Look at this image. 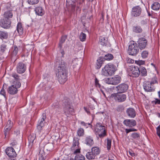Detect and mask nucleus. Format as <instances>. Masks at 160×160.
I'll list each match as a JSON object with an SVG mask.
<instances>
[{
  "label": "nucleus",
  "instance_id": "9b49d317",
  "mask_svg": "<svg viewBox=\"0 0 160 160\" xmlns=\"http://www.w3.org/2000/svg\"><path fill=\"white\" fill-rule=\"evenodd\" d=\"M1 26L4 28L8 29L11 26V21L10 19L3 18L0 21Z\"/></svg>",
  "mask_w": 160,
  "mask_h": 160
},
{
  "label": "nucleus",
  "instance_id": "a18cd8bd",
  "mask_svg": "<svg viewBox=\"0 0 160 160\" xmlns=\"http://www.w3.org/2000/svg\"><path fill=\"white\" fill-rule=\"evenodd\" d=\"M131 137L134 139H138V138H139L140 135L139 134L134 132L132 134Z\"/></svg>",
  "mask_w": 160,
  "mask_h": 160
},
{
  "label": "nucleus",
  "instance_id": "7c9ffc66",
  "mask_svg": "<svg viewBox=\"0 0 160 160\" xmlns=\"http://www.w3.org/2000/svg\"><path fill=\"white\" fill-rule=\"evenodd\" d=\"M151 8L154 10H158L160 8V4L158 2H155L152 5Z\"/></svg>",
  "mask_w": 160,
  "mask_h": 160
},
{
  "label": "nucleus",
  "instance_id": "6e6d98bb",
  "mask_svg": "<svg viewBox=\"0 0 160 160\" xmlns=\"http://www.w3.org/2000/svg\"><path fill=\"white\" fill-rule=\"evenodd\" d=\"M80 124L86 128H87L88 127V126L90 125V123H86L83 121H81Z\"/></svg>",
  "mask_w": 160,
  "mask_h": 160
},
{
  "label": "nucleus",
  "instance_id": "052dcab7",
  "mask_svg": "<svg viewBox=\"0 0 160 160\" xmlns=\"http://www.w3.org/2000/svg\"><path fill=\"white\" fill-rule=\"evenodd\" d=\"M123 109V107L122 106H118L117 108V110L118 112H121Z\"/></svg>",
  "mask_w": 160,
  "mask_h": 160
},
{
  "label": "nucleus",
  "instance_id": "bb28decb",
  "mask_svg": "<svg viewBox=\"0 0 160 160\" xmlns=\"http://www.w3.org/2000/svg\"><path fill=\"white\" fill-rule=\"evenodd\" d=\"M36 14L39 16H42L44 13L43 9L41 7H37L35 9Z\"/></svg>",
  "mask_w": 160,
  "mask_h": 160
},
{
  "label": "nucleus",
  "instance_id": "680f3d73",
  "mask_svg": "<svg viewBox=\"0 0 160 160\" xmlns=\"http://www.w3.org/2000/svg\"><path fill=\"white\" fill-rule=\"evenodd\" d=\"M17 142L15 140H13L11 143V145L13 147H14L17 144Z\"/></svg>",
  "mask_w": 160,
  "mask_h": 160
},
{
  "label": "nucleus",
  "instance_id": "f257e3e1",
  "mask_svg": "<svg viewBox=\"0 0 160 160\" xmlns=\"http://www.w3.org/2000/svg\"><path fill=\"white\" fill-rule=\"evenodd\" d=\"M66 63L62 60L58 59L55 62L56 75L60 83L63 84L67 80L68 70Z\"/></svg>",
  "mask_w": 160,
  "mask_h": 160
},
{
  "label": "nucleus",
  "instance_id": "f8f14e48",
  "mask_svg": "<svg viewBox=\"0 0 160 160\" xmlns=\"http://www.w3.org/2000/svg\"><path fill=\"white\" fill-rule=\"evenodd\" d=\"M41 118L39 120L38 122V124L37 126L38 129L41 131L42 130V128L43 127L44 123L45 122V120L46 118V114L43 113L41 116Z\"/></svg>",
  "mask_w": 160,
  "mask_h": 160
},
{
  "label": "nucleus",
  "instance_id": "37998d69",
  "mask_svg": "<svg viewBox=\"0 0 160 160\" xmlns=\"http://www.w3.org/2000/svg\"><path fill=\"white\" fill-rule=\"evenodd\" d=\"M107 148L108 150L110 149L111 148L112 140L111 139L107 138Z\"/></svg>",
  "mask_w": 160,
  "mask_h": 160
},
{
  "label": "nucleus",
  "instance_id": "3c124183",
  "mask_svg": "<svg viewBox=\"0 0 160 160\" xmlns=\"http://www.w3.org/2000/svg\"><path fill=\"white\" fill-rule=\"evenodd\" d=\"M12 126V124L11 123V121L10 120H8L7 122V124L5 127H8L9 129H11Z\"/></svg>",
  "mask_w": 160,
  "mask_h": 160
},
{
  "label": "nucleus",
  "instance_id": "338daca9",
  "mask_svg": "<svg viewBox=\"0 0 160 160\" xmlns=\"http://www.w3.org/2000/svg\"><path fill=\"white\" fill-rule=\"evenodd\" d=\"M84 110L88 114H90V112L89 111V110L88 109H87L85 107H84Z\"/></svg>",
  "mask_w": 160,
  "mask_h": 160
},
{
  "label": "nucleus",
  "instance_id": "58836bf2",
  "mask_svg": "<svg viewBox=\"0 0 160 160\" xmlns=\"http://www.w3.org/2000/svg\"><path fill=\"white\" fill-rule=\"evenodd\" d=\"M78 135L80 137L83 136L84 134V130L82 128H79L77 132Z\"/></svg>",
  "mask_w": 160,
  "mask_h": 160
},
{
  "label": "nucleus",
  "instance_id": "4d7b16f0",
  "mask_svg": "<svg viewBox=\"0 0 160 160\" xmlns=\"http://www.w3.org/2000/svg\"><path fill=\"white\" fill-rule=\"evenodd\" d=\"M157 134L160 138V125H159L156 128Z\"/></svg>",
  "mask_w": 160,
  "mask_h": 160
},
{
  "label": "nucleus",
  "instance_id": "9d476101",
  "mask_svg": "<svg viewBox=\"0 0 160 160\" xmlns=\"http://www.w3.org/2000/svg\"><path fill=\"white\" fill-rule=\"evenodd\" d=\"M142 12V9L139 6L133 7L132 10L131 14L132 16L134 17L139 16Z\"/></svg>",
  "mask_w": 160,
  "mask_h": 160
},
{
  "label": "nucleus",
  "instance_id": "20e7f679",
  "mask_svg": "<svg viewBox=\"0 0 160 160\" xmlns=\"http://www.w3.org/2000/svg\"><path fill=\"white\" fill-rule=\"evenodd\" d=\"M139 50L137 44L133 42L129 46L128 52L130 55L136 56L138 53Z\"/></svg>",
  "mask_w": 160,
  "mask_h": 160
},
{
  "label": "nucleus",
  "instance_id": "c756f323",
  "mask_svg": "<svg viewBox=\"0 0 160 160\" xmlns=\"http://www.w3.org/2000/svg\"><path fill=\"white\" fill-rule=\"evenodd\" d=\"M8 34L6 32L0 31V38L6 39L8 38Z\"/></svg>",
  "mask_w": 160,
  "mask_h": 160
},
{
  "label": "nucleus",
  "instance_id": "603ef678",
  "mask_svg": "<svg viewBox=\"0 0 160 160\" xmlns=\"http://www.w3.org/2000/svg\"><path fill=\"white\" fill-rule=\"evenodd\" d=\"M9 128L8 127H5V131H4V134L5 136V138H6L7 136L8 135L9 133V132L10 131L11 129H8Z\"/></svg>",
  "mask_w": 160,
  "mask_h": 160
},
{
  "label": "nucleus",
  "instance_id": "e433bc0d",
  "mask_svg": "<svg viewBox=\"0 0 160 160\" xmlns=\"http://www.w3.org/2000/svg\"><path fill=\"white\" fill-rule=\"evenodd\" d=\"M79 145V143L78 138H74L73 141V146L72 147V148L73 147L74 148L75 147L76 148H77L78 147Z\"/></svg>",
  "mask_w": 160,
  "mask_h": 160
},
{
  "label": "nucleus",
  "instance_id": "a19ab883",
  "mask_svg": "<svg viewBox=\"0 0 160 160\" xmlns=\"http://www.w3.org/2000/svg\"><path fill=\"white\" fill-rule=\"evenodd\" d=\"M84 157L81 154L77 155L75 157V160H85Z\"/></svg>",
  "mask_w": 160,
  "mask_h": 160
},
{
  "label": "nucleus",
  "instance_id": "8fccbe9b",
  "mask_svg": "<svg viewBox=\"0 0 160 160\" xmlns=\"http://www.w3.org/2000/svg\"><path fill=\"white\" fill-rule=\"evenodd\" d=\"M5 88V84H4L3 86V87L2 88V89H1V92H0V94L2 95L5 98V95H6V92L5 91V89L4 88Z\"/></svg>",
  "mask_w": 160,
  "mask_h": 160
},
{
  "label": "nucleus",
  "instance_id": "f704fd0d",
  "mask_svg": "<svg viewBox=\"0 0 160 160\" xmlns=\"http://www.w3.org/2000/svg\"><path fill=\"white\" fill-rule=\"evenodd\" d=\"M66 39V36H63L62 37L61 39L59 42L58 45V47L60 48V49H61L62 48V44L64 42Z\"/></svg>",
  "mask_w": 160,
  "mask_h": 160
},
{
  "label": "nucleus",
  "instance_id": "dca6fc26",
  "mask_svg": "<svg viewBox=\"0 0 160 160\" xmlns=\"http://www.w3.org/2000/svg\"><path fill=\"white\" fill-rule=\"evenodd\" d=\"M26 69V66L22 62L18 63L17 67V70L18 73H22L25 72Z\"/></svg>",
  "mask_w": 160,
  "mask_h": 160
},
{
  "label": "nucleus",
  "instance_id": "4be33fe9",
  "mask_svg": "<svg viewBox=\"0 0 160 160\" xmlns=\"http://www.w3.org/2000/svg\"><path fill=\"white\" fill-rule=\"evenodd\" d=\"M9 52L8 47L5 44H2L0 46V53L3 54Z\"/></svg>",
  "mask_w": 160,
  "mask_h": 160
},
{
  "label": "nucleus",
  "instance_id": "7ed1b4c3",
  "mask_svg": "<svg viewBox=\"0 0 160 160\" xmlns=\"http://www.w3.org/2000/svg\"><path fill=\"white\" fill-rule=\"evenodd\" d=\"M95 130L100 138L104 137L106 135L105 126L102 125L100 123L96 124Z\"/></svg>",
  "mask_w": 160,
  "mask_h": 160
},
{
  "label": "nucleus",
  "instance_id": "6e6552de",
  "mask_svg": "<svg viewBox=\"0 0 160 160\" xmlns=\"http://www.w3.org/2000/svg\"><path fill=\"white\" fill-rule=\"evenodd\" d=\"M118 93H123L126 92L128 88V85L125 83L119 84L116 87Z\"/></svg>",
  "mask_w": 160,
  "mask_h": 160
},
{
  "label": "nucleus",
  "instance_id": "49530a36",
  "mask_svg": "<svg viewBox=\"0 0 160 160\" xmlns=\"http://www.w3.org/2000/svg\"><path fill=\"white\" fill-rule=\"evenodd\" d=\"M148 55V52L146 51H143L141 53V56L143 58H147Z\"/></svg>",
  "mask_w": 160,
  "mask_h": 160
},
{
  "label": "nucleus",
  "instance_id": "a211bd4d",
  "mask_svg": "<svg viewBox=\"0 0 160 160\" xmlns=\"http://www.w3.org/2000/svg\"><path fill=\"white\" fill-rule=\"evenodd\" d=\"M126 113L128 116L131 118H133L136 116L135 110L132 108H128L126 111Z\"/></svg>",
  "mask_w": 160,
  "mask_h": 160
},
{
  "label": "nucleus",
  "instance_id": "5fc2aeb1",
  "mask_svg": "<svg viewBox=\"0 0 160 160\" xmlns=\"http://www.w3.org/2000/svg\"><path fill=\"white\" fill-rule=\"evenodd\" d=\"M12 76L14 78L15 81H19L20 80L18 75L16 73H12Z\"/></svg>",
  "mask_w": 160,
  "mask_h": 160
},
{
  "label": "nucleus",
  "instance_id": "c03bdc74",
  "mask_svg": "<svg viewBox=\"0 0 160 160\" xmlns=\"http://www.w3.org/2000/svg\"><path fill=\"white\" fill-rule=\"evenodd\" d=\"M86 35L83 32H81L79 35V39L80 41L82 42H83L86 40Z\"/></svg>",
  "mask_w": 160,
  "mask_h": 160
},
{
  "label": "nucleus",
  "instance_id": "b1692460",
  "mask_svg": "<svg viewBox=\"0 0 160 160\" xmlns=\"http://www.w3.org/2000/svg\"><path fill=\"white\" fill-rule=\"evenodd\" d=\"M132 31L136 33H141L143 32V29L140 26L136 25L132 27Z\"/></svg>",
  "mask_w": 160,
  "mask_h": 160
},
{
  "label": "nucleus",
  "instance_id": "393cba45",
  "mask_svg": "<svg viewBox=\"0 0 160 160\" xmlns=\"http://www.w3.org/2000/svg\"><path fill=\"white\" fill-rule=\"evenodd\" d=\"M85 143L90 146H92L94 143L92 138L90 136L86 137L85 139Z\"/></svg>",
  "mask_w": 160,
  "mask_h": 160
},
{
  "label": "nucleus",
  "instance_id": "a878e982",
  "mask_svg": "<svg viewBox=\"0 0 160 160\" xmlns=\"http://www.w3.org/2000/svg\"><path fill=\"white\" fill-rule=\"evenodd\" d=\"M38 156L39 160H45V159L46 156L43 148L40 149Z\"/></svg>",
  "mask_w": 160,
  "mask_h": 160
},
{
  "label": "nucleus",
  "instance_id": "13d9d810",
  "mask_svg": "<svg viewBox=\"0 0 160 160\" xmlns=\"http://www.w3.org/2000/svg\"><path fill=\"white\" fill-rule=\"evenodd\" d=\"M79 60H78V59L76 58L73 61V62L74 63H76L77 65L79 64L81 65L82 63V61L81 60L80 61H79L77 63V61H78Z\"/></svg>",
  "mask_w": 160,
  "mask_h": 160
},
{
  "label": "nucleus",
  "instance_id": "f03ea898",
  "mask_svg": "<svg viewBox=\"0 0 160 160\" xmlns=\"http://www.w3.org/2000/svg\"><path fill=\"white\" fill-rule=\"evenodd\" d=\"M62 105L63 111L66 115L68 116L69 114L72 115L73 113L74 110L72 107L70 105L69 99H64L63 101Z\"/></svg>",
  "mask_w": 160,
  "mask_h": 160
},
{
  "label": "nucleus",
  "instance_id": "423d86ee",
  "mask_svg": "<svg viewBox=\"0 0 160 160\" xmlns=\"http://www.w3.org/2000/svg\"><path fill=\"white\" fill-rule=\"evenodd\" d=\"M129 74L133 77H137L140 74L139 68L137 66L132 65L130 67Z\"/></svg>",
  "mask_w": 160,
  "mask_h": 160
},
{
  "label": "nucleus",
  "instance_id": "864d4df0",
  "mask_svg": "<svg viewBox=\"0 0 160 160\" xmlns=\"http://www.w3.org/2000/svg\"><path fill=\"white\" fill-rule=\"evenodd\" d=\"M9 128L8 127H5V131H4V134L5 136V138H6L7 136L8 135L9 133V132L10 131L11 129H8Z\"/></svg>",
  "mask_w": 160,
  "mask_h": 160
},
{
  "label": "nucleus",
  "instance_id": "39448f33",
  "mask_svg": "<svg viewBox=\"0 0 160 160\" xmlns=\"http://www.w3.org/2000/svg\"><path fill=\"white\" fill-rule=\"evenodd\" d=\"M122 93H114L112 94L110 98L113 99L116 101L118 102H122L124 101L126 98V96L125 94H122Z\"/></svg>",
  "mask_w": 160,
  "mask_h": 160
},
{
  "label": "nucleus",
  "instance_id": "473e14b6",
  "mask_svg": "<svg viewBox=\"0 0 160 160\" xmlns=\"http://www.w3.org/2000/svg\"><path fill=\"white\" fill-rule=\"evenodd\" d=\"M86 156L87 158L88 159H94L96 157L92 151L88 152Z\"/></svg>",
  "mask_w": 160,
  "mask_h": 160
},
{
  "label": "nucleus",
  "instance_id": "4c0bfd02",
  "mask_svg": "<svg viewBox=\"0 0 160 160\" xmlns=\"http://www.w3.org/2000/svg\"><path fill=\"white\" fill-rule=\"evenodd\" d=\"M113 58V57L112 55L110 53L106 54L104 57V59L107 60H111Z\"/></svg>",
  "mask_w": 160,
  "mask_h": 160
},
{
  "label": "nucleus",
  "instance_id": "bf43d9fd",
  "mask_svg": "<svg viewBox=\"0 0 160 160\" xmlns=\"http://www.w3.org/2000/svg\"><path fill=\"white\" fill-rule=\"evenodd\" d=\"M95 84L97 87L100 88L101 85L98 83V80L97 78H95Z\"/></svg>",
  "mask_w": 160,
  "mask_h": 160
},
{
  "label": "nucleus",
  "instance_id": "aec40b11",
  "mask_svg": "<svg viewBox=\"0 0 160 160\" xmlns=\"http://www.w3.org/2000/svg\"><path fill=\"white\" fill-rule=\"evenodd\" d=\"M99 42L100 44L103 46H109V43L108 42V39L105 38L103 36H101L99 38Z\"/></svg>",
  "mask_w": 160,
  "mask_h": 160
},
{
  "label": "nucleus",
  "instance_id": "1a4fd4ad",
  "mask_svg": "<svg viewBox=\"0 0 160 160\" xmlns=\"http://www.w3.org/2000/svg\"><path fill=\"white\" fill-rule=\"evenodd\" d=\"M138 43V48L141 50L145 48L147 43V41L144 37L141 38L139 39Z\"/></svg>",
  "mask_w": 160,
  "mask_h": 160
},
{
  "label": "nucleus",
  "instance_id": "e2e57ef3",
  "mask_svg": "<svg viewBox=\"0 0 160 160\" xmlns=\"http://www.w3.org/2000/svg\"><path fill=\"white\" fill-rule=\"evenodd\" d=\"M76 150L74 151L73 154H77L80 152V149L78 148H76Z\"/></svg>",
  "mask_w": 160,
  "mask_h": 160
},
{
  "label": "nucleus",
  "instance_id": "4468645a",
  "mask_svg": "<svg viewBox=\"0 0 160 160\" xmlns=\"http://www.w3.org/2000/svg\"><path fill=\"white\" fill-rule=\"evenodd\" d=\"M6 152L10 157L14 158L16 156L17 154L14 149L12 147H8L5 150Z\"/></svg>",
  "mask_w": 160,
  "mask_h": 160
},
{
  "label": "nucleus",
  "instance_id": "09e8293b",
  "mask_svg": "<svg viewBox=\"0 0 160 160\" xmlns=\"http://www.w3.org/2000/svg\"><path fill=\"white\" fill-rule=\"evenodd\" d=\"M39 0H28V3L30 4H35L38 3Z\"/></svg>",
  "mask_w": 160,
  "mask_h": 160
},
{
  "label": "nucleus",
  "instance_id": "0eeeda50",
  "mask_svg": "<svg viewBox=\"0 0 160 160\" xmlns=\"http://www.w3.org/2000/svg\"><path fill=\"white\" fill-rule=\"evenodd\" d=\"M121 81V77L118 75H116L112 78H108L107 82L108 84L117 85L120 83Z\"/></svg>",
  "mask_w": 160,
  "mask_h": 160
},
{
  "label": "nucleus",
  "instance_id": "c85d7f7f",
  "mask_svg": "<svg viewBox=\"0 0 160 160\" xmlns=\"http://www.w3.org/2000/svg\"><path fill=\"white\" fill-rule=\"evenodd\" d=\"M140 74L142 76H145L147 75V71L146 69L144 67H140L139 68Z\"/></svg>",
  "mask_w": 160,
  "mask_h": 160
},
{
  "label": "nucleus",
  "instance_id": "412c9836",
  "mask_svg": "<svg viewBox=\"0 0 160 160\" xmlns=\"http://www.w3.org/2000/svg\"><path fill=\"white\" fill-rule=\"evenodd\" d=\"M12 11L10 10V9H8L4 13L3 18L10 19V18H12Z\"/></svg>",
  "mask_w": 160,
  "mask_h": 160
},
{
  "label": "nucleus",
  "instance_id": "cd10ccee",
  "mask_svg": "<svg viewBox=\"0 0 160 160\" xmlns=\"http://www.w3.org/2000/svg\"><path fill=\"white\" fill-rule=\"evenodd\" d=\"M17 31L19 35H22L23 33V28L21 23L19 22L17 26Z\"/></svg>",
  "mask_w": 160,
  "mask_h": 160
},
{
  "label": "nucleus",
  "instance_id": "69168bd1",
  "mask_svg": "<svg viewBox=\"0 0 160 160\" xmlns=\"http://www.w3.org/2000/svg\"><path fill=\"white\" fill-rule=\"evenodd\" d=\"M141 24L142 25H144L147 24V22L146 20H143L141 22Z\"/></svg>",
  "mask_w": 160,
  "mask_h": 160
},
{
  "label": "nucleus",
  "instance_id": "774afa93",
  "mask_svg": "<svg viewBox=\"0 0 160 160\" xmlns=\"http://www.w3.org/2000/svg\"><path fill=\"white\" fill-rule=\"evenodd\" d=\"M144 63H145L144 61H143L141 60V61H138V64H139L140 65H143L144 64Z\"/></svg>",
  "mask_w": 160,
  "mask_h": 160
},
{
  "label": "nucleus",
  "instance_id": "f3484780",
  "mask_svg": "<svg viewBox=\"0 0 160 160\" xmlns=\"http://www.w3.org/2000/svg\"><path fill=\"white\" fill-rule=\"evenodd\" d=\"M123 123L127 126L132 127L135 126L137 123L134 119H127L123 121Z\"/></svg>",
  "mask_w": 160,
  "mask_h": 160
},
{
  "label": "nucleus",
  "instance_id": "79ce46f5",
  "mask_svg": "<svg viewBox=\"0 0 160 160\" xmlns=\"http://www.w3.org/2000/svg\"><path fill=\"white\" fill-rule=\"evenodd\" d=\"M12 83V85H14V87L17 88V89L19 88L21 86V84L18 81H14Z\"/></svg>",
  "mask_w": 160,
  "mask_h": 160
},
{
  "label": "nucleus",
  "instance_id": "0e129e2a",
  "mask_svg": "<svg viewBox=\"0 0 160 160\" xmlns=\"http://www.w3.org/2000/svg\"><path fill=\"white\" fill-rule=\"evenodd\" d=\"M128 153H129V154L132 156L133 157V156H135V153H134L133 152L132 150L129 151L128 152Z\"/></svg>",
  "mask_w": 160,
  "mask_h": 160
},
{
  "label": "nucleus",
  "instance_id": "72a5a7b5",
  "mask_svg": "<svg viewBox=\"0 0 160 160\" xmlns=\"http://www.w3.org/2000/svg\"><path fill=\"white\" fill-rule=\"evenodd\" d=\"M106 68V67L105 66L104 68L102 69V75L105 76H108L111 75Z\"/></svg>",
  "mask_w": 160,
  "mask_h": 160
},
{
  "label": "nucleus",
  "instance_id": "c9c22d12",
  "mask_svg": "<svg viewBox=\"0 0 160 160\" xmlns=\"http://www.w3.org/2000/svg\"><path fill=\"white\" fill-rule=\"evenodd\" d=\"M97 62L96 63V68L98 69L100 68L102 66V58H100L97 60Z\"/></svg>",
  "mask_w": 160,
  "mask_h": 160
},
{
  "label": "nucleus",
  "instance_id": "5701e85b",
  "mask_svg": "<svg viewBox=\"0 0 160 160\" xmlns=\"http://www.w3.org/2000/svg\"><path fill=\"white\" fill-rule=\"evenodd\" d=\"M36 138L35 134L30 135L28 137V140L29 142V145L31 146L33 145L36 141L35 140Z\"/></svg>",
  "mask_w": 160,
  "mask_h": 160
},
{
  "label": "nucleus",
  "instance_id": "de8ad7c7",
  "mask_svg": "<svg viewBox=\"0 0 160 160\" xmlns=\"http://www.w3.org/2000/svg\"><path fill=\"white\" fill-rule=\"evenodd\" d=\"M84 1V0H77V2L79 4V5H78L77 6V10H79H79V8H81V5L83 2Z\"/></svg>",
  "mask_w": 160,
  "mask_h": 160
},
{
  "label": "nucleus",
  "instance_id": "ddd939ff",
  "mask_svg": "<svg viewBox=\"0 0 160 160\" xmlns=\"http://www.w3.org/2000/svg\"><path fill=\"white\" fill-rule=\"evenodd\" d=\"M151 85L149 82L145 81L143 85V88L145 91L149 92L154 91L155 88L152 87Z\"/></svg>",
  "mask_w": 160,
  "mask_h": 160
},
{
  "label": "nucleus",
  "instance_id": "6ab92c4d",
  "mask_svg": "<svg viewBox=\"0 0 160 160\" xmlns=\"http://www.w3.org/2000/svg\"><path fill=\"white\" fill-rule=\"evenodd\" d=\"M14 85H12L11 86L9 87L7 89V92L10 94H15L18 92V89L14 87Z\"/></svg>",
  "mask_w": 160,
  "mask_h": 160
},
{
  "label": "nucleus",
  "instance_id": "2eb2a0df",
  "mask_svg": "<svg viewBox=\"0 0 160 160\" xmlns=\"http://www.w3.org/2000/svg\"><path fill=\"white\" fill-rule=\"evenodd\" d=\"M105 66L106 68L111 75L114 74L115 72L117 70L116 66L112 63H108Z\"/></svg>",
  "mask_w": 160,
  "mask_h": 160
},
{
  "label": "nucleus",
  "instance_id": "ea45409f",
  "mask_svg": "<svg viewBox=\"0 0 160 160\" xmlns=\"http://www.w3.org/2000/svg\"><path fill=\"white\" fill-rule=\"evenodd\" d=\"M13 50L12 54L13 56H16L18 53V48L16 46H14L12 48Z\"/></svg>",
  "mask_w": 160,
  "mask_h": 160
},
{
  "label": "nucleus",
  "instance_id": "2f4dec72",
  "mask_svg": "<svg viewBox=\"0 0 160 160\" xmlns=\"http://www.w3.org/2000/svg\"><path fill=\"white\" fill-rule=\"evenodd\" d=\"M91 151L96 156L99 154L100 152L99 148L98 147H96L92 148Z\"/></svg>",
  "mask_w": 160,
  "mask_h": 160
}]
</instances>
